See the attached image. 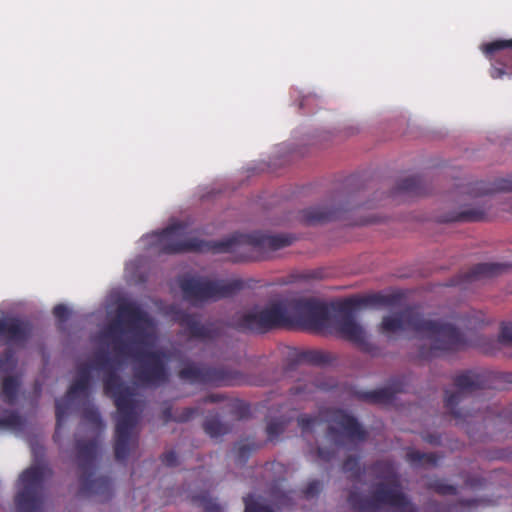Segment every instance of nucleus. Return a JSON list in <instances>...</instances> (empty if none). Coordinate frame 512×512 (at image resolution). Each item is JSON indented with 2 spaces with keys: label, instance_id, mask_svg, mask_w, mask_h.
Wrapping results in <instances>:
<instances>
[{
  "label": "nucleus",
  "instance_id": "f257e3e1",
  "mask_svg": "<svg viewBox=\"0 0 512 512\" xmlns=\"http://www.w3.org/2000/svg\"><path fill=\"white\" fill-rule=\"evenodd\" d=\"M183 223L172 224L160 232H155V244L162 254L173 255L187 252H213L233 254V261L242 262L267 259L272 252L290 246L295 237L291 234H267L253 232L234 233L219 241H205L197 237H185Z\"/></svg>",
  "mask_w": 512,
  "mask_h": 512
},
{
  "label": "nucleus",
  "instance_id": "f03ea898",
  "mask_svg": "<svg viewBox=\"0 0 512 512\" xmlns=\"http://www.w3.org/2000/svg\"><path fill=\"white\" fill-rule=\"evenodd\" d=\"M150 323L147 313L135 302H123L118 305L116 318L104 332L106 338L112 341L113 351L120 357H131L134 361V378L145 387H159L169 381V354L162 350H133L121 335L131 332L140 343L138 337L143 335V328Z\"/></svg>",
  "mask_w": 512,
  "mask_h": 512
},
{
  "label": "nucleus",
  "instance_id": "7ed1b4c3",
  "mask_svg": "<svg viewBox=\"0 0 512 512\" xmlns=\"http://www.w3.org/2000/svg\"><path fill=\"white\" fill-rule=\"evenodd\" d=\"M406 329L429 342L418 347L417 357L420 360H432L453 354L468 346L467 337L460 328L450 322L427 319L414 307L384 316L378 326V332L387 337Z\"/></svg>",
  "mask_w": 512,
  "mask_h": 512
},
{
  "label": "nucleus",
  "instance_id": "20e7f679",
  "mask_svg": "<svg viewBox=\"0 0 512 512\" xmlns=\"http://www.w3.org/2000/svg\"><path fill=\"white\" fill-rule=\"evenodd\" d=\"M121 364V360L110 357L107 352H98L95 354L92 364L89 365L90 369L104 372V392L113 398L117 408L114 453L118 461H124L129 456L130 446L133 442L132 431L138 420L134 394L118 374Z\"/></svg>",
  "mask_w": 512,
  "mask_h": 512
},
{
  "label": "nucleus",
  "instance_id": "39448f33",
  "mask_svg": "<svg viewBox=\"0 0 512 512\" xmlns=\"http://www.w3.org/2000/svg\"><path fill=\"white\" fill-rule=\"evenodd\" d=\"M397 294L373 293L362 297H350L338 305L334 320L340 337L357 345L362 351L376 355L378 347L369 342L363 327L356 321L355 312L363 307H392L399 302Z\"/></svg>",
  "mask_w": 512,
  "mask_h": 512
},
{
  "label": "nucleus",
  "instance_id": "423d86ee",
  "mask_svg": "<svg viewBox=\"0 0 512 512\" xmlns=\"http://www.w3.org/2000/svg\"><path fill=\"white\" fill-rule=\"evenodd\" d=\"M501 378L507 383H512V374L498 375L488 370H465L456 374L453 378L454 392L446 391L445 407L450 414L459 420L466 421L472 414L458 408V405L467 397L483 389L496 388L495 381Z\"/></svg>",
  "mask_w": 512,
  "mask_h": 512
},
{
  "label": "nucleus",
  "instance_id": "0eeeda50",
  "mask_svg": "<svg viewBox=\"0 0 512 512\" xmlns=\"http://www.w3.org/2000/svg\"><path fill=\"white\" fill-rule=\"evenodd\" d=\"M177 283L183 300L194 307L228 298L244 287L241 279H210L191 274L178 277Z\"/></svg>",
  "mask_w": 512,
  "mask_h": 512
},
{
  "label": "nucleus",
  "instance_id": "6e6552de",
  "mask_svg": "<svg viewBox=\"0 0 512 512\" xmlns=\"http://www.w3.org/2000/svg\"><path fill=\"white\" fill-rule=\"evenodd\" d=\"M289 310L282 302H272L264 307H253L232 316L227 326L245 334L263 335L270 331L288 328Z\"/></svg>",
  "mask_w": 512,
  "mask_h": 512
},
{
  "label": "nucleus",
  "instance_id": "1a4fd4ad",
  "mask_svg": "<svg viewBox=\"0 0 512 512\" xmlns=\"http://www.w3.org/2000/svg\"><path fill=\"white\" fill-rule=\"evenodd\" d=\"M347 501L354 512H379L383 506H389L395 512H420V508L402 492L397 479L377 483L370 497L350 491Z\"/></svg>",
  "mask_w": 512,
  "mask_h": 512
},
{
  "label": "nucleus",
  "instance_id": "9d476101",
  "mask_svg": "<svg viewBox=\"0 0 512 512\" xmlns=\"http://www.w3.org/2000/svg\"><path fill=\"white\" fill-rule=\"evenodd\" d=\"M76 449L80 471L78 494L83 497L96 496L100 502L110 500L113 495L111 479L106 476L93 477L99 449L97 440H78Z\"/></svg>",
  "mask_w": 512,
  "mask_h": 512
},
{
  "label": "nucleus",
  "instance_id": "9b49d317",
  "mask_svg": "<svg viewBox=\"0 0 512 512\" xmlns=\"http://www.w3.org/2000/svg\"><path fill=\"white\" fill-rule=\"evenodd\" d=\"M181 380L190 384L213 386H237L243 384L262 385L261 381H253L239 370L225 366H209L188 363L178 372Z\"/></svg>",
  "mask_w": 512,
  "mask_h": 512
},
{
  "label": "nucleus",
  "instance_id": "f8f14e48",
  "mask_svg": "<svg viewBox=\"0 0 512 512\" xmlns=\"http://www.w3.org/2000/svg\"><path fill=\"white\" fill-rule=\"evenodd\" d=\"M51 470L44 465H34L19 476L14 497L15 512H42L44 485Z\"/></svg>",
  "mask_w": 512,
  "mask_h": 512
},
{
  "label": "nucleus",
  "instance_id": "ddd939ff",
  "mask_svg": "<svg viewBox=\"0 0 512 512\" xmlns=\"http://www.w3.org/2000/svg\"><path fill=\"white\" fill-rule=\"evenodd\" d=\"M337 315L338 313L335 316ZM335 318L331 320L329 307L324 302L315 298L298 299L290 305L288 328L300 327L306 330L323 331L332 324L336 334L340 336L335 328Z\"/></svg>",
  "mask_w": 512,
  "mask_h": 512
},
{
  "label": "nucleus",
  "instance_id": "4468645a",
  "mask_svg": "<svg viewBox=\"0 0 512 512\" xmlns=\"http://www.w3.org/2000/svg\"><path fill=\"white\" fill-rule=\"evenodd\" d=\"M328 427L326 437L336 446L342 447L346 442H362L367 437V432L358 420L345 410L329 408L325 411Z\"/></svg>",
  "mask_w": 512,
  "mask_h": 512
},
{
  "label": "nucleus",
  "instance_id": "2eb2a0df",
  "mask_svg": "<svg viewBox=\"0 0 512 512\" xmlns=\"http://www.w3.org/2000/svg\"><path fill=\"white\" fill-rule=\"evenodd\" d=\"M175 321L185 329L191 339L201 341H213L219 338L223 329L219 321L201 323L197 315L188 313L184 310H177L174 313Z\"/></svg>",
  "mask_w": 512,
  "mask_h": 512
},
{
  "label": "nucleus",
  "instance_id": "dca6fc26",
  "mask_svg": "<svg viewBox=\"0 0 512 512\" xmlns=\"http://www.w3.org/2000/svg\"><path fill=\"white\" fill-rule=\"evenodd\" d=\"M32 324L19 317L0 318V338L5 344L22 347L32 334Z\"/></svg>",
  "mask_w": 512,
  "mask_h": 512
},
{
  "label": "nucleus",
  "instance_id": "f3484780",
  "mask_svg": "<svg viewBox=\"0 0 512 512\" xmlns=\"http://www.w3.org/2000/svg\"><path fill=\"white\" fill-rule=\"evenodd\" d=\"M405 381L403 378L392 379L385 387L374 390H354L353 396L369 404H390L395 395L405 392Z\"/></svg>",
  "mask_w": 512,
  "mask_h": 512
},
{
  "label": "nucleus",
  "instance_id": "a211bd4d",
  "mask_svg": "<svg viewBox=\"0 0 512 512\" xmlns=\"http://www.w3.org/2000/svg\"><path fill=\"white\" fill-rule=\"evenodd\" d=\"M511 265L507 263H478L468 271L458 274L451 282L452 286H464L465 284L498 276L507 271Z\"/></svg>",
  "mask_w": 512,
  "mask_h": 512
},
{
  "label": "nucleus",
  "instance_id": "6ab92c4d",
  "mask_svg": "<svg viewBox=\"0 0 512 512\" xmlns=\"http://www.w3.org/2000/svg\"><path fill=\"white\" fill-rule=\"evenodd\" d=\"M461 189V192L473 198L498 192H512V177L498 178L492 183L485 181L471 182L462 186Z\"/></svg>",
  "mask_w": 512,
  "mask_h": 512
},
{
  "label": "nucleus",
  "instance_id": "aec40b11",
  "mask_svg": "<svg viewBox=\"0 0 512 512\" xmlns=\"http://www.w3.org/2000/svg\"><path fill=\"white\" fill-rule=\"evenodd\" d=\"M332 387V385L327 384L323 381H321L319 378H307L301 381H298L295 385H293L290 389V395L291 397L299 400H312L314 394L318 390H329Z\"/></svg>",
  "mask_w": 512,
  "mask_h": 512
},
{
  "label": "nucleus",
  "instance_id": "412c9836",
  "mask_svg": "<svg viewBox=\"0 0 512 512\" xmlns=\"http://www.w3.org/2000/svg\"><path fill=\"white\" fill-rule=\"evenodd\" d=\"M330 361V356L327 353L318 350L294 351L288 357V364L286 371L296 368L297 365L302 363L312 365H323Z\"/></svg>",
  "mask_w": 512,
  "mask_h": 512
},
{
  "label": "nucleus",
  "instance_id": "4be33fe9",
  "mask_svg": "<svg viewBox=\"0 0 512 512\" xmlns=\"http://www.w3.org/2000/svg\"><path fill=\"white\" fill-rule=\"evenodd\" d=\"M339 218V210L326 206L309 207L301 211V219L308 225L329 222Z\"/></svg>",
  "mask_w": 512,
  "mask_h": 512
},
{
  "label": "nucleus",
  "instance_id": "5701e85b",
  "mask_svg": "<svg viewBox=\"0 0 512 512\" xmlns=\"http://www.w3.org/2000/svg\"><path fill=\"white\" fill-rule=\"evenodd\" d=\"M487 218V211L484 207H467L459 212L445 215L441 218L442 222H479Z\"/></svg>",
  "mask_w": 512,
  "mask_h": 512
},
{
  "label": "nucleus",
  "instance_id": "b1692460",
  "mask_svg": "<svg viewBox=\"0 0 512 512\" xmlns=\"http://www.w3.org/2000/svg\"><path fill=\"white\" fill-rule=\"evenodd\" d=\"M91 381L90 367L88 364H81L77 369V377L67 391V397L77 398L80 394H86Z\"/></svg>",
  "mask_w": 512,
  "mask_h": 512
},
{
  "label": "nucleus",
  "instance_id": "393cba45",
  "mask_svg": "<svg viewBox=\"0 0 512 512\" xmlns=\"http://www.w3.org/2000/svg\"><path fill=\"white\" fill-rule=\"evenodd\" d=\"M393 193L424 196L428 194V190L420 177L412 176L400 180Z\"/></svg>",
  "mask_w": 512,
  "mask_h": 512
},
{
  "label": "nucleus",
  "instance_id": "a878e982",
  "mask_svg": "<svg viewBox=\"0 0 512 512\" xmlns=\"http://www.w3.org/2000/svg\"><path fill=\"white\" fill-rule=\"evenodd\" d=\"M20 389V382L14 376H7L2 380L1 390H0V398L1 400L13 406L17 402L18 393Z\"/></svg>",
  "mask_w": 512,
  "mask_h": 512
},
{
  "label": "nucleus",
  "instance_id": "bb28decb",
  "mask_svg": "<svg viewBox=\"0 0 512 512\" xmlns=\"http://www.w3.org/2000/svg\"><path fill=\"white\" fill-rule=\"evenodd\" d=\"M198 413L197 408L185 407L173 410L172 406H167L162 410V419L165 423L174 421L178 423H186Z\"/></svg>",
  "mask_w": 512,
  "mask_h": 512
},
{
  "label": "nucleus",
  "instance_id": "cd10ccee",
  "mask_svg": "<svg viewBox=\"0 0 512 512\" xmlns=\"http://www.w3.org/2000/svg\"><path fill=\"white\" fill-rule=\"evenodd\" d=\"M438 459L435 453H425L414 449H410L406 453V460L414 467H435Z\"/></svg>",
  "mask_w": 512,
  "mask_h": 512
},
{
  "label": "nucleus",
  "instance_id": "c85d7f7f",
  "mask_svg": "<svg viewBox=\"0 0 512 512\" xmlns=\"http://www.w3.org/2000/svg\"><path fill=\"white\" fill-rule=\"evenodd\" d=\"M25 427V419L16 411L6 410L0 417V430L21 432Z\"/></svg>",
  "mask_w": 512,
  "mask_h": 512
},
{
  "label": "nucleus",
  "instance_id": "c756f323",
  "mask_svg": "<svg viewBox=\"0 0 512 512\" xmlns=\"http://www.w3.org/2000/svg\"><path fill=\"white\" fill-rule=\"evenodd\" d=\"M203 429L211 438H218L229 432V427L218 416H209L203 423Z\"/></svg>",
  "mask_w": 512,
  "mask_h": 512
},
{
  "label": "nucleus",
  "instance_id": "7c9ffc66",
  "mask_svg": "<svg viewBox=\"0 0 512 512\" xmlns=\"http://www.w3.org/2000/svg\"><path fill=\"white\" fill-rule=\"evenodd\" d=\"M288 425V420L280 417L271 419L266 426L267 440L270 442L277 441Z\"/></svg>",
  "mask_w": 512,
  "mask_h": 512
},
{
  "label": "nucleus",
  "instance_id": "2f4dec72",
  "mask_svg": "<svg viewBox=\"0 0 512 512\" xmlns=\"http://www.w3.org/2000/svg\"><path fill=\"white\" fill-rule=\"evenodd\" d=\"M192 501L202 507L204 512H224V508L212 499L208 492L192 496Z\"/></svg>",
  "mask_w": 512,
  "mask_h": 512
},
{
  "label": "nucleus",
  "instance_id": "473e14b6",
  "mask_svg": "<svg viewBox=\"0 0 512 512\" xmlns=\"http://www.w3.org/2000/svg\"><path fill=\"white\" fill-rule=\"evenodd\" d=\"M261 447L258 443H238L236 449V461L240 464H245L250 457L251 453Z\"/></svg>",
  "mask_w": 512,
  "mask_h": 512
},
{
  "label": "nucleus",
  "instance_id": "72a5a7b5",
  "mask_svg": "<svg viewBox=\"0 0 512 512\" xmlns=\"http://www.w3.org/2000/svg\"><path fill=\"white\" fill-rule=\"evenodd\" d=\"M512 48V39L511 40H496L490 43H487L483 46L484 54L493 58L495 54L501 50H507Z\"/></svg>",
  "mask_w": 512,
  "mask_h": 512
},
{
  "label": "nucleus",
  "instance_id": "f704fd0d",
  "mask_svg": "<svg viewBox=\"0 0 512 512\" xmlns=\"http://www.w3.org/2000/svg\"><path fill=\"white\" fill-rule=\"evenodd\" d=\"M69 400H71V399L66 396V398L57 399L55 402L56 430L57 431L62 426V424L68 414Z\"/></svg>",
  "mask_w": 512,
  "mask_h": 512
},
{
  "label": "nucleus",
  "instance_id": "c9c22d12",
  "mask_svg": "<svg viewBox=\"0 0 512 512\" xmlns=\"http://www.w3.org/2000/svg\"><path fill=\"white\" fill-rule=\"evenodd\" d=\"M342 470L345 473H350L353 479L358 480L361 476L359 458L356 456H348L343 462Z\"/></svg>",
  "mask_w": 512,
  "mask_h": 512
},
{
  "label": "nucleus",
  "instance_id": "e433bc0d",
  "mask_svg": "<svg viewBox=\"0 0 512 512\" xmlns=\"http://www.w3.org/2000/svg\"><path fill=\"white\" fill-rule=\"evenodd\" d=\"M429 488L440 495H455L457 493V488L454 485L448 484L441 479L430 482Z\"/></svg>",
  "mask_w": 512,
  "mask_h": 512
},
{
  "label": "nucleus",
  "instance_id": "4c0bfd02",
  "mask_svg": "<svg viewBox=\"0 0 512 512\" xmlns=\"http://www.w3.org/2000/svg\"><path fill=\"white\" fill-rule=\"evenodd\" d=\"M16 366V358L14 352L8 348L0 355V371L10 372Z\"/></svg>",
  "mask_w": 512,
  "mask_h": 512
},
{
  "label": "nucleus",
  "instance_id": "58836bf2",
  "mask_svg": "<svg viewBox=\"0 0 512 512\" xmlns=\"http://www.w3.org/2000/svg\"><path fill=\"white\" fill-rule=\"evenodd\" d=\"M244 512H274L269 506L258 503L252 494L244 497Z\"/></svg>",
  "mask_w": 512,
  "mask_h": 512
},
{
  "label": "nucleus",
  "instance_id": "ea45409f",
  "mask_svg": "<svg viewBox=\"0 0 512 512\" xmlns=\"http://www.w3.org/2000/svg\"><path fill=\"white\" fill-rule=\"evenodd\" d=\"M297 423L302 433H307L310 432L318 423V417L308 414H301L297 418Z\"/></svg>",
  "mask_w": 512,
  "mask_h": 512
},
{
  "label": "nucleus",
  "instance_id": "a19ab883",
  "mask_svg": "<svg viewBox=\"0 0 512 512\" xmlns=\"http://www.w3.org/2000/svg\"><path fill=\"white\" fill-rule=\"evenodd\" d=\"M498 341L503 345L512 346V322L502 323Z\"/></svg>",
  "mask_w": 512,
  "mask_h": 512
},
{
  "label": "nucleus",
  "instance_id": "79ce46f5",
  "mask_svg": "<svg viewBox=\"0 0 512 512\" xmlns=\"http://www.w3.org/2000/svg\"><path fill=\"white\" fill-rule=\"evenodd\" d=\"M322 490V483L319 480L310 481L305 487L303 493L305 498L311 499L319 495Z\"/></svg>",
  "mask_w": 512,
  "mask_h": 512
},
{
  "label": "nucleus",
  "instance_id": "37998d69",
  "mask_svg": "<svg viewBox=\"0 0 512 512\" xmlns=\"http://www.w3.org/2000/svg\"><path fill=\"white\" fill-rule=\"evenodd\" d=\"M315 455L318 460L323 462H329L335 457L336 451L333 448L317 447L315 449Z\"/></svg>",
  "mask_w": 512,
  "mask_h": 512
},
{
  "label": "nucleus",
  "instance_id": "c03bdc74",
  "mask_svg": "<svg viewBox=\"0 0 512 512\" xmlns=\"http://www.w3.org/2000/svg\"><path fill=\"white\" fill-rule=\"evenodd\" d=\"M83 418L96 426H100L102 424L101 415L94 407L85 409L83 411Z\"/></svg>",
  "mask_w": 512,
  "mask_h": 512
},
{
  "label": "nucleus",
  "instance_id": "a18cd8bd",
  "mask_svg": "<svg viewBox=\"0 0 512 512\" xmlns=\"http://www.w3.org/2000/svg\"><path fill=\"white\" fill-rule=\"evenodd\" d=\"M160 460H161L162 464L167 467H175L178 465V456H177L176 452L173 450L164 452L160 456Z\"/></svg>",
  "mask_w": 512,
  "mask_h": 512
},
{
  "label": "nucleus",
  "instance_id": "49530a36",
  "mask_svg": "<svg viewBox=\"0 0 512 512\" xmlns=\"http://www.w3.org/2000/svg\"><path fill=\"white\" fill-rule=\"evenodd\" d=\"M53 315L59 321L64 322V321H66L68 319L69 310H68V308L64 304H57L53 308Z\"/></svg>",
  "mask_w": 512,
  "mask_h": 512
},
{
  "label": "nucleus",
  "instance_id": "de8ad7c7",
  "mask_svg": "<svg viewBox=\"0 0 512 512\" xmlns=\"http://www.w3.org/2000/svg\"><path fill=\"white\" fill-rule=\"evenodd\" d=\"M322 276H323V271L318 269V270H310V271L303 272L300 275V278L303 280H310V279H321Z\"/></svg>",
  "mask_w": 512,
  "mask_h": 512
},
{
  "label": "nucleus",
  "instance_id": "09e8293b",
  "mask_svg": "<svg viewBox=\"0 0 512 512\" xmlns=\"http://www.w3.org/2000/svg\"><path fill=\"white\" fill-rule=\"evenodd\" d=\"M223 399L221 394H209L203 399V403H217Z\"/></svg>",
  "mask_w": 512,
  "mask_h": 512
},
{
  "label": "nucleus",
  "instance_id": "8fccbe9b",
  "mask_svg": "<svg viewBox=\"0 0 512 512\" xmlns=\"http://www.w3.org/2000/svg\"><path fill=\"white\" fill-rule=\"evenodd\" d=\"M490 74L492 78H501L505 74V71L503 68L493 67Z\"/></svg>",
  "mask_w": 512,
  "mask_h": 512
},
{
  "label": "nucleus",
  "instance_id": "3c124183",
  "mask_svg": "<svg viewBox=\"0 0 512 512\" xmlns=\"http://www.w3.org/2000/svg\"><path fill=\"white\" fill-rule=\"evenodd\" d=\"M424 439L431 444L439 443V437H436V436L428 435V436L424 437Z\"/></svg>",
  "mask_w": 512,
  "mask_h": 512
},
{
  "label": "nucleus",
  "instance_id": "603ef678",
  "mask_svg": "<svg viewBox=\"0 0 512 512\" xmlns=\"http://www.w3.org/2000/svg\"><path fill=\"white\" fill-rule=\"evenodd\" d=\"M475 502H476L475 500H467V501H462L461 504L464 506L470 507V506L474 505Z\"/></svg>",
  "mask_w": 512,
  "mask_h": 512
},
{
  "label": "nucleus",
  "instance_id": "864d4df0",
  "mask_svg": "<svg viewBox=\"0 0 512 512\" xmlns=\"http://www.w3.org/2000/svg\"><path fill=\"white\" fill-rule=\"evenodd\" d=\"M510 211H511V213H512V205H511V210H510Z\"/></svg>",
  "mask_w": 512,
  "mask_h": 512
}]
</instances>
